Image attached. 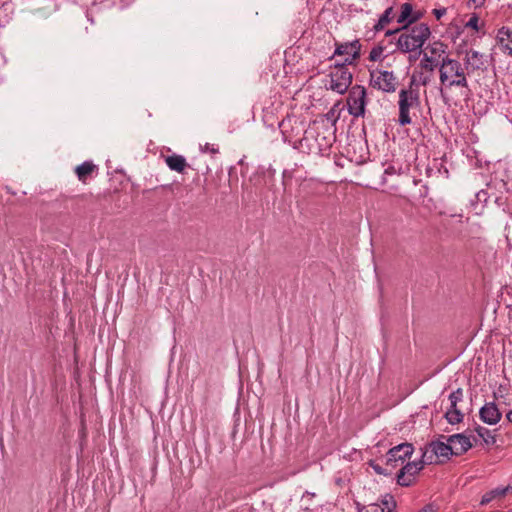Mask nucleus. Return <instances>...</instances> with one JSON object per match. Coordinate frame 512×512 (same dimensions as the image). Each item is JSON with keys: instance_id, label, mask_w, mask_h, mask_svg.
Segmentation results:
<instances>
[{"instance_id": "nucleus-1", "label": "nucleus", "mask_w": 512, "mask_h": 512, "mask_svg": "<svg viewBox=\"0 0 512 512\" xmlns=\"http://www.w3.org/2000/svg\"><path fill=\"white\" fill-rule=\"evenodd\" d=\"M399 32L401 33L397 39L396 46L402 53H411L418 49L419 51L422 50L421 48L431 35L430 28L425 23H419L412 27L404 25L402 28L388 30L385 35L392 36Z\"/></svg>"}, {"instance_id": "nucleus-2", "label": "nucleus", "mask_w": 512, "mask_h": 512, "mask_svg": "<svg viewBox=\"0 0 512 512\" xmlns=\"http://www.w3.org/2000/svg\"><path fill=\"white\" fill-rule=\"evenodd\" d=\"M465 66L458 60L450 57L442 58L439 67V80L442 85L449 88L456 86L469 88Z\"/></svg>"}, {"instance_id": "nucleus-3", "label": "nucleus", "mask_w": 512, "mask_h": 512, "mask_svg": "<svg viewBox=\"0 0 512 512\" xmlns=\"http://www.w3.org/2000/svg\"><path fill=\"white\" fill-rule=\"evenodd\" d=\"M416 82V76L411 77L409 87L401 89L399 92V118L398 122L401 126H406L412 123L410 116V109L417 108L420 105V97L417 90L413 89Z\"/></svg>"}, {"instance_id": "nucleus-4", "label": "nucleus", "mask_w": 512, "mask_h": 512, "mask_svg": "<svg viewBox=\"0 0 512 512\" xmlns=\"http://www.w3.org/2000/svg\"><path fill=\"white\" fill-rule=\"evenodd\" d=\"M348 65L349 64L345 63H335L333 66H331L328 89L341 95L348 91L353 80V74L348 69Z\"/></svg>"}, {"instance_id": "nucleus-5", "label": "nucleus", "mask_w": 512, "mask_h": 512, "mask_svg": "<svg viewBox=\"0 0 512 512\" xmlns=\"http://www.w3.org/2000/svg\"><path fill=\"white\" fill-rule=\"evenodd\" d=\"M454 455L452 444L441 440L430 442L422 451L424 461L429 464L444 462Z\"/></svg>"}, {"instance_id": "nucleus-6", "label": "nucleus", "mask_w": 512, "mask_h": 512, "mask_svg": "<svg viewBox=\"0 0 512 512\" xmlns=\"http://www.w3.org/2000/svg\"><path fill=\"white\" fill-rule=\"evenodd\" d=\"M348 112L354 117H363L367 104L366 89L362 85H354L350 88L347 97Z\"/></svg>"}, {"instance_id": "nucleus-7", "label": "nucleus", "mask_w": 512, "mask_h": 512, "mask_svg": "<svg viewBox=\"0 0 512 512\" xmlns=\"http://www.w3.org/2000/svg\"><path fill=\"white\" fill-rule=\"evenodd\" d=\"M370 85L385 93H394L397 89L398 81L391 71H372L370 73Z\"/></svg>"}, {"instance_id": "nucleus-8", "label": "nucleus", "mask_w": 512, "mask_h": 512, "mask_svg": "<svg viewBox=\"0 0 512 512\" xmlns=\"http://www.w3.org/2000/svg\"><path fill=\"white\" fill-rule=\"evenodd\" d=\"M413 451V445L407 442L392 447L386 454V466L391 471L398 466H403L405 461L411 457Z\"/></svg>"}, {"instance_id": "nucleus-9", "label": "nucleus", "mask_w": 512, "mask_h": 512, "mask_svg": "<svg viewBox=\"0 0 512 512\" xmlns=\"http://www.w3.org/2000/svg\"><path fill=\"white\" fill-rule=\"evenodd\" d=\"M335 51L333 55L329 58L333 59L335 56H343L346 55L344 62L345 64L354 65L356 61L360 58L361 55V44L359 40H354L351 42L345 43H335Z\"/></svg>"}, {"instance_id": "nucleus-10", "label": "nucleus", "mask_w": 512, "mask_h": 512, "mask_svg": "<svg viewBox=\"0 0 512 512\" xmlns=\"http://www.w3.org/2000/svg\"><path fill=\"white\" fill-rule=\"evenodd\" d=\"M425 464L429 463L424 461L423 457H421L419 461L407 462L405 465L403 464L402 468L397 473V483L400 486H410L413 481L412 477L421 471Z\"/></svg>"}, {"instance_id": "nucleus-11", "label": "nucleus", "mask_w": 512, "mask_h": 512, "mask_svg": "<svg viewBox=\"0 0 512 512\" xmlns=\"http://www.w3.org/2000/svg\"><path fill=\"white\" fill-rule=\"evenodd\" d=\"M463 65L465 66L468 75L474 74L479 70H485L483 55L475 50H470L466 52L465 58L463 60Z\"/></svg>"}, {"instance_id": "nucleus-12", "label": "nucleus", "mask_w": 512, "mask_h": 512, "mask_svg": "<svg viewBox=\"0 0 512 512\" xmlns=\"http://www.w3.org/2000/svg\"><path fill=\"white\" fill-rule=\"evenodd\" d=\"M446 441L452 444L455 456H460L472 448L473 444L465 434L457 433L446 438Z\"/></svg>"}, {"instance_id": "nucleus-13", "label": "nucleus", "mask_w": 512, "mask_h": 512, "mask_svg": "<svg viewBox=\"0 0 512 512\" xmlns=\"http://www.w3.org/2000/svg\"><path fill=\"white\" fill-rule=\"evenodd\" d=\"M479 416L484 423L495 425L501 420L502 414L494 402H488L481 407Z\"/></svg>"}, {"instance_id": "nucleus-14", "label": "nucleus", "mask_w": 512, "mask_h": 512, "mask_svg": "<svg viewBox=\"0 0 512 512\" xmlns=\"http://www.w3.org/2000/svg\"><path fill=\"white\" fill-rule=\"evenodd\" d=\"M497 42L500 50L512 56V30L507 27H502L497 32Z\"/></svg>"}, {"instance_id": "nucleus-15", "label": "nucleus", "mask_w": 512, "mask_h": 512, "mask_svg": "<svg viewBox=\"0 0 512 512\" xmlns=\"http://www.w3.org/2000/svg\"><path fill=\"white\" fill-rule=\"evenodd\" d=\"M97 172L98 167L92 161H85L75 168L77 178L83 184H86L89 179L93 178L94 174H97Z\"/></svg>"}, {"instance_id": "nucleus-16", "label": "nucleus", "mask_w": 512, "mask_h": 512, "mask_svg": "<svg viewBox=\"0 0 512 512\" xmlns=\"http://www.w3.org/2000/svg\"><path fill=\"white\" fill-rule=\"evenodd\" d=\"M447 48V44L438 40L428 44L424 50H420L418 52V55H421V53L423 52H427L429 54V57H435L437 58V61L441 62L442 58L449 57L448 55H446Z\"/></svg>"}, {"instance_id": "nucleus-17", "label": "nucleus", "mask_w": 512, "mask_h": 512, "mask_svg": "<svg viewBox=\"0 0 512 512\" xmlns=\"http://www.w3.org/2000/svg\"><path fill=\"white\" fill-rule=\"evenodd\" d=\"M397 503L394 497L386 494L381 500V504L370 505V512H396Z\"/></svg>"}, {"instance_id": "nucleus-18", "label": "nucleus", "mask_w": 512, "mask_h": 512, "mask_svg": "<svg viewBox=\"0 0 512 512\" xmlns=\"http://www.w3.org/2000/svg\"><path fill=\"white\" fill-rule=\"evenodd\" d=\"M165 163L172 171L178 173H184L185 169L189 166L185 157L178 154L166 156Z\"/></svg>"}, {"instance_id": "nucleus-19", "label": "nucleus", "mask_w": 512, "mask_h": 512, "mask_svg": "<svg viewBox=\"0 0 512 512\" xmlns=\"http://www.w3.org/2000/svg\"><path fill=\"white\" fill-rule=\"evenodd\" d=\"M509 492H512V486L507 485L505 487H497L486 492L481 499V504L486 505L496 498L505 497Z\"/></svg>"}, {"instance_id": "nucleus-20", "label": "nucleus", "mask_w": 512, "mask_h": 512, "mask_svg": "<svg viewBox=\"0 0 512 512\" xmlns=\"http://www.w3.org/2000/svg\"><path fill=\"white\" fill-rule=\"evenodd\" d=\"M421 55L423 56L419 63L421 70L433 73L436 67H440L441 62L437 61V58L429 57L427 52H423Z\"/></svg>"}, {"instance_id": "nucleus-21", "label": "nucleus", "mask_w": 512, "mask_h": 512, "mask_svg": "<svg viewBox=\"0 0 512 512\" xmlns=\"http://www.w3.org/2000/svg\"><path fill=\"white\" fill-rule=\"evenodd\" d=\"M393 7L387 8L374 25L375 32L382 31L393 19Z\"/></svg>"}, {"instance_id": "nucleus-22", "label": "nucleus", "mask_w": 512, "mask_h": 512, "mask_svg": "<svg viewBox=\"0 0 512 512\" xmlns=\"http://www.w3.org/2000/svg\"><path fill=\"white\" fill-rule=\"evenodd\" d=\"M293 118L286 117L279 123V128L284 137L285 141H291L293 138V126H292Z\"/></svg>"}, {"instance_id": "nucleus-23", "label": "nucleus", "mask_w": 512, "mask_h": 512, "mask_svg": "<svg viewBox=\"0 0 512 512\" xmlns=\"http://www.w3.org/2000/svg\"><path fill=\"white\" fill-rule=\"evenodd\" d=\"M475 431L486 445L492 446L496 443V437L495 435L492 434V432L489 429L478 425L475 428Z\"/></svg>"}, {"instance_id": "nucleus-24", "label": "nucleus", "mask_w": 512, "mask_h": 512, "mask_svg": "<svg viewBox=\"0 0 512 512\" xmlns=\"http://www.w3.org/2000/svg\"><path fill=\"white\" fill-rule=\"evenodd\" d=\"M445 418L450 424L455 425L463 421L464 415L459 409L448 408Z\"/></svg>"}, {"instance_id": "nucleus-25", "label": "nucleus", "mask_w": 512, "mask_h": 512, "mask_svg": "<svg viewBox=\"0 0 512 512\" xmlns=\"http://www.w3.org/2000/svg\"><path fill=\"white\" fill-rule=\"evenodd\" d=\"M413 7L410 3H404L401 6V13L397 19L398 23H406L408 26V20L411 18Z\"/></svg>"}, {"instance_id": "nucleus-26", "label": "nucleus", "mask_w": 512, "mask_h": 512, "mask_svg": "<svg viewBox=\"0 0 512 512\" xmlns=\"http://www.w3.org/2000/svg\"><path fill=\"white\" fill-rule=\"evenodd\" d=\"M463 399V389L458 388L449 395L450 407L449 409H458L457 404Z\"/></svg>"}, {"instance_id": "nucleus-27", "label": "nucleus", "mask_w": 512, "mask_h": 512, "mask_svg": "<svg viewBox=\"0 0 512 512\" xmlns=\"http://www.w3.org/2000/svg\"><path fill=\"white\" fill-rule=\"evenodd\" d=\"M414 75L416 76V79L418 78L419 84L427 86L432 80L433 73L421 70L419 73H415Z\"/></svg>"}, {"instance_id": "nucleus-28", "label": "nucleus", "mask_w": 512, "mask_h": 512, "mask_svg": "<svg viewBox=\"0 0 512 512\" xmlns=\"http://www.w3.org/2000/svg\"><path fill=\"white\" fill-rule=\"evenodd\" d=\"M369 466L373 468V470L375 471V473H377L378 475H385V476H388V475H391L392 474V471L391 469H387V468H383L380 464H378L375 460H370L369 461Z\"/></svg>"}, {"instance_id": "nucleus-29", "label": "nucleus", "mask_w": 512, "mask_h": 512, "mask_svg": "<svg viewBox=\"0 0 512 512\" xmlns=\"http://www.w3.org/2000/svg\"><path fill=\"white\" fill-rule=\"evenodd\" d=\"M383 47L382 46H377V47H374L371 51H370V54H369V59L371 61H377L381 58V55L383 53Z\"/></svg>"}, {"instance_id": "nucleus-30", "label": "nucleus", "mask_w": 512, "mask_h": 512, "mask_svg": "<svg viewBox=\"0 0 512 512\" xmlns=\"http://www.w3.org/2000/svg\"><path fill=\"white\" fill-rule=\"evenodd\" d=\"M438 511H439L438 505H436L435 503H428L418 512H438Z\"/></svg>"}, {"instance_id": "nucleus-31", "label": "nucleus", "mask_w": 512, "mask_h": 512, "mask_svg": "<svg viewBox=\"0 0 512 512\" xmlns=\"http://www.w3.org/2000/svg\"><path fill=\"white\" fill-rule=\"evenodd\" d=\"M478 22H479V19L477 16H472L468 22L466 23V26L467 27H470L472 29H475V30H478Z\"/></svg>"}, {"instance_id": "nucleus-32", "label": "nucleus", "mask_w": 512, "mask_h": 512, "mask_svg": "<svg viewBox=\"0 0 512 512\" xmlns=\"http://www.w3.org/2000/svg\"><path fill=\"white\" fill-rule=\"evenodd\" d=\"M205 152H210L212 154H217L219 152L218 147H215L214 145H210L209 143H206L205 146L202 148Z\"/></svg>"}, {"instance_id": "nucleus-33", "label": "nucleus", "mask_w": 512, "mask_h": 512, "mask_svg": "<svg viewBox=\"0 0 512 512\" xmlns=\"http://www.w3.org/2000/svg\"><path fill=\"white\" fill-rule=\"evenodd\" d=\"M446 12H447L446 8H440V9L433 10V14L435 15V17L438 20L441 19V17L444 16L446 14Z\"/></svg>"}, {"instance_id": "nucleus-34", "label": "nucleus", "mask_w": 512, "mask_h": 512, "mask_svg": "<svg viewBox=\"0 0 512 512\" xmlns=\"http://www.w3.org/2000/svg\"><path fill=\"white\" fill-rule=\"evenodd\" d=\"M422 14L420 12L412 13L411 18L408 20V24H412L418 21L421 18Z\"/></svg>"}, {"instance_id": "nucleus-35", "label": "nucleus", "mask_w": 512, "mask_h": 512, "mask_svg": "<svg viewBox=\"0 0 512 512\" xmlns=\"http://www.w3.org/2000/svg\"><path fill=\"white\" fill-rule=\"evenodd\" d=\"M476 7H481L484 5L485 0H472Z\"/></svg>"}, {"instance_id": "nucleus-36", "label": "nucleus", "mask_w": 512, "mask_h": 512, "mask_svg": "<svg viewBox=\"0 0 512 512\" xmlns=\"http://www.w3.org/2000/svg\"><path fill=\"white\" fill-rule=\"evenodd\" d=\"M506 419L508 420L509 423H512V410L507 412Z\"/></svg>"}, {"instance_id": "nucleus-37", "label": "nucleus", "mask_w": 512, "mask_h": 512, "mask_svg": "<svg viewBox=\"0 0 512 512\" xmlns=\"http://www.w3.org/2000/svg\"><path fill=\"white\" fill-rule=\"evenodd\" d=\"M308 133H309L308 131H305V135L302 138V141H306L308 139V136H307Z\"/></svg>"}, {"instance_id": "nucleus-38", "label": "nucleus", "mask_w": 512, "mask_h": 512, "mask_svg": "<svg viewBox=\"0 0 512 512\" xmlns=\"http://www.w3.org/2000/svg\"><path fill=\"white\" fill-rule=\"evenodd\" d=\"M416 59H417V57H416V56H412V55H411V56L409 57V60H410V61H414V60H416Z\"/></svg>"}]
</instances>
